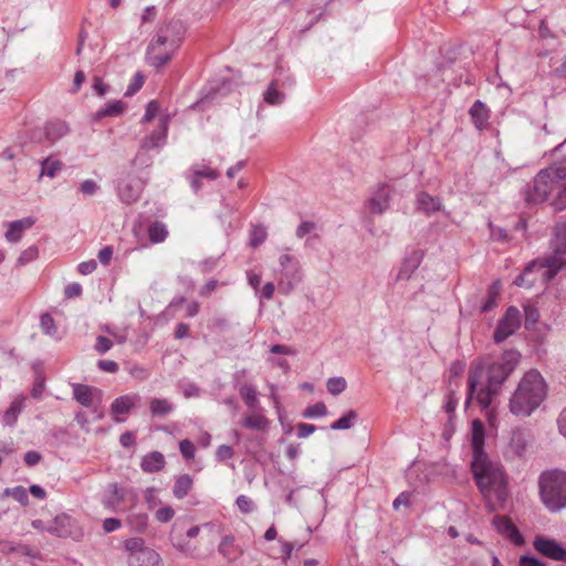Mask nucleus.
I'll return each instance as SVG.
<instances>
[{
	"label": "nucleus",
	"mask_w": 566,
	"mask_h": 566,
	"mask_svg": "<svg viewBox=\"0 0 566 566\" xmlns=\"http://www.w3.org/2000/svg\"><path fill=\"white\" fill-rule=\"evenodd\" d=\"M192 172L195 177L207 178L210 180H216L220 176L218 170L210 168L199 169L197 167H192Z\"/></svg>",
	"instance_id": "obj_53"
},
{
	"label": "nucleus",
	"mask_w": 566,
	"mask_h": 566,
	"mask_svg": "<svg viewBox=\"0 0 566 566\" xmlns=\"http://www.w3.org/2000/svg\"><path fill=\"white\" fill-rule=\"evenodd\" d=\"M98 188V185L92 179H86L80 185V191L85 196H93Z\"/></svg>",
	"instance_id": "obj_56"
},
{
	"label": "nucleus",
	"mask_w": 566,
	"mask_h": 566,
	"mask_svg": "<svg viewBox=\"0 0 566 566\" xmlns=\"http://www.w3.org/2000/svg\"><path fill=\"white\" fill-rule=\"evenodd\" d=\"M168 230L165 223L155 221L148 227V237L153 243H160L166 240Z\"/></svg>",
	"instance_id": "obj_34"
},
{
	"label": "nucleus",
	"mask_w": 566,
	"mask_h": 566,
	"mask_svg": "<svg viewBox=\"0 0 566 566\" xmlns=\"http://www.w3.org/2000/svg\"><path fill=\"white\" fill-rule=\"evenodd\" d=\"M174 52L167 51L165 53L159 54H149L148 64L159 70L165 66L172 57Z\"/></svg>",
	"instance_id": "obj_42"
},
{
	"label": "nucleus",
	"mask_w": 566,
	"mask_h": 566,
	"mask_svg": "<svg viewBox=\"0 0 566 566\" xmlns=\"http://www.w3.org/2000/svg\"><path fill=\"white\" fill-rule=\"evenodd\" d=\"M182 23L178 20L170 21L167 25L159 29L156 36L151 40L147 48V53L154 52L158 46H168L171 52H175L179 46L180 33L182 32Z\"/></svg>",
	"instance_id": "obj_10"
},
{
	"label": "nucleus",
	"mask_w": 566,
	"mask_h": 566,
	"mask_svg": "<svg viewBox=\"0 0 566 566\" xmlns=\"http://www.w3.org/2000/svg\"><path fill=\"white\" fill-rule=\"evenodd\" d=\"M423 258V253L419 250H413L409 253L397 273L396 281L410 280L413 272L419 268Z\"/></svg>",
	"instance_id": "obj_16"
},
{
	"label": "nucleus",
	"mask_w": 566,
	"mask_h": 566,
	"mask_svg": "<svg viewBox=\"0 0 566 566\" xmlns=\"http://www.w3.org/2000/svg\"><path fill=\"white\" fill-rule=\"evenodd\" d=\"M218 552L229 563L234 562L243 553L241 548L234 545V537L232 535L222 536Z\"/></svg>",
	"instance_id": "obj_24"
},
{
	"label": "nucleus",
	"mask_w": 566,
	"mask_h": 566,
	"mask_svg": "<svg viewBox=\"0 0 566 566\" xmlns=\"http://www.w3.org/2000/svg\"><path fill=\"white\" fill-rule=\"evenodd\" d=\"M235 503L242 513H250L253 510V503L247 495H239Z\"/></svg>",
	"instance_id": "obj_58"
},
{
	"label": "nucleus",
	"mask_w": 566,
	"mask_h": 566,
	"mask_svg": "<svg viewBox=\"0 0 566 566\" xmlns=\"http://www.w3.org/2000/svg\"><path fill=\"white\" fill-rule=\"evenodd\" d=\"M166 465L165 457L159 451H153L143 457L140 468L146 473L161 471Z\"/></svg>",
	"instance_id": "obj_22"
},
{
	"label": "nucleus",
	"mask_w": 566,
	"mask_h": 566,
	"mask_svg": "<svg viewBox=\"0 0 566 566\" xmlns=\"http://www.w3.org/2000/svg\"><path fill=\"white\" fill-rule=\"evenodd\" d=\"M548 170L542 169L527 185L525 190V200L527 203H541L548 199V196L554 191L557 192L553 206L556 210L566 209V184L558 185V180H555Z\"/></svg>",
	"instance_id": "obj_4"
},
{
	"label": "nucleus",
	"mask_w": 566,
	"mask_h": 566,
	"mask_svg": "<svg viewBox=\"0 0 566 566\" xmlns=\"http://www.w3.org/2000/svg\"><path fill=\"white\" fill-rule=\"evenodd\" d=\"M24 408V398L21 397L11 402L10 407L3 413V423L9 427H14L19 415Z\"/></svg>",
	"instance_id": "obj_30"
},
{
	"label": "nucleus",
	"mask_w": 566,
	"mask_h": 566,
	"mask_svg": "<svg viewBox=\"0 0 566 566\" xmlns=\"http://www.w3.org/2000/svg\"><path fill=\"white\" fill-rule=\"evenodd\" d=\"M533 545L541 555L557 562H566V548L556 539L536 536Z\"/></svg>",
	"instance_id": "obj_12"
},
{
	"label": "nucleus",
	"mask_w": 566,
	"mask_h": 566,
	"mask_svg": "<svg viewBox=\"0 0 566 566\" xmlns=\"http://www.w3.org/2000/svg\"><path fill=\"white\" fill-rule=\"evenodd\" d=\"M39 250L35 245H31L25 249L17 260L18 265H25L27 263L35 260L38 258Z\"/></svg>",
	"instance_id": "obj_49"
},
{
	"label": "nucleus",
	"mask_w": 566,
	"mask_h": 566,
	"mask_svg": "<svg viewBox=\"0 0 566 566\" xmlns=\"http://www.w3.org/2000/svg\"><path fill=\"white\" fill-rule=\"evenodd\" d=\"M539 495L545 507L558 512L566 507V472L559 469L543 472L538 479Z\"/></svg>",
	"instance_id": "obj_5"
},
{
	"label": "nucleus",
	"mask_w": 566,
	"mask_h": 566,
	"mask_svg": "<svg viewBox=\"0 0 566 566\" xmlns=\"http://www.w3.org/2000/svg\"><path fill=\"white\" fill-rule=\"evenodd\" d=\"M184 533L188 538H195L199 535L200 527L198 525L188 527L187 520L179 518L172 524L169 534V541L178 552L182 553L186 556L195 557L196 547L185 539Z\"/></svg>",
	"instance_id": "obj_9"
},
{
	"label": "nucleus",
	"mask_w": 566,
	"mask_h": 566,
	"mask_svg": "<svg viewBox=\"0 0 566 566\" xmlns=\"http://www.w3.org/2000/svg\"><path fill=\"white\" fill-rule=\"evenodd\" d=\"M43 132L45 139L53 144L67 135L70 128L64 120L55 119L48 122L43 128Z\"/></svg>",
	"instance_id": "obj_21"
},
{
	"label": "nucleus",
	"mask_w": 566,
	"mask_h": 566,
	"mask_svg": "<svg viewBox=\"0 0 566 566\" xmlns=\"http://www.w3.org/2000/svg\"><path fill=\"white\" fill-rule=\"evenodd\" d=\"M40 325L46 335L53 336L56 333V325L54 318L49 313H44L41 315Z\"/></svg>",
	"instance_id": "obj_46"
},
{
	"label": "nucleus",
	"mask_w": 566,
	"mask_h": 566,
	"mask_svg": "<svg viewBox=\"0 0 566 566\" xmlns=\"http://www.w3.org/2000/svg\"><path fill=\"white\" fill-rule=\"evenodd\" d=\"M297 430H298L297 431V437L300 439H304V438H307L313 432H315L316 427L314 424H311V423L301 422L297 426Z\"/></svg>",
	"instance_id": "obj_62"
},
{
	"label": "nucleus",
	"mask_w": 566,
	"mask_h": 566,
	"mask_svg": "<svg viewBox=\"0 0 566 566\" xmlns=\"http://www.w3.org/2000/svg\"><path fill=\"white\" fill-rule=\"evenodd\" d=\"M525 312V327L531 328L538 319V312L533 306H526Z\"/></svg>",
	"instance_id": "obj_55"
},
{
	"label": "nucleus",
	"mask_w": 566,
	"mask_h": 566,
	"mask_svg": "<svg viewBox=\"0 0 566 566\" xmlns=\"http://www.w3.org/2000/svg\"><path fill=\"white\" fill-rule=\"evenodd\" d=\"M113 256V248L111 245H106L102 248L97 254L98 261L103 265H108Z\"/></svg>",
	"instance_id": "obj_61"
},
{
	"label": "nucleus",
	"mask_w": 566,
	"mask_h": 566,
	"mask_svg": "<svg viewBox=\"0 0 566 566\" xmlns=\"http://www.w3.org/2000/svg\"><path fill=\"white\" fill-rule=\"evenodd\" d=\"M126 108V105L122 101H112L104 107L99 108L93 114L92 119L94 122L101 120L104 117H117L120 116Z\"/></svg>",
	"instance_id": "obj_26"
},
{
	"label": "nucleus",
	"mask_w": 566,
	"mask_h": 566,
	"mask_svg": "<svg viewBox=\"0 0 566 566\" xmlns=\"http://www.w3.org/2000/svg\"><path fill=\"white\" fill-rule=\"evenodd\" d=\"M118 196L124 203L136 202L142 193L140 184L137 180L123 179L118 184Z\"/></svg>",
	"instance_id": "obj_18"
},
{
	"label": "nucleus",
	"mask_w": 566,
	"mask_h": 566,
	"mask_svg": "<svg viewBox=\"0 0 566 566\" xmlns=\"http://www.w3.org/2000/svg\"><path fill=\"white\" fill-rule=\"evenodd\" d=\"M21 222L13 221L9 223V228L6 232V239L10 242H18L22 237Z\"/></svg>",
	"instance_id": "obj_48"
},
{
	"label": "nucleus",
	"mask_w": 566,
	"mask_h": 566,
	"mask_svg": "<svg viewBox=\"0 0 566 566\" xmlns=\"http://www.w3.org/2000/svg\"><path fill=\"white\" fill-rule=\"evenodd\" d=\"M144 82L145 76L143 75V73L137 72L130 81L129 85L127 86L125 96H133L134 94H136L143 87Z\"/></svg>",
	"instance_id": "obj_47"
},
{
	"label": "nucleus",
	"mask_w": 566,
	"mask_h": 566,
	"mask_svg": "<svg viewBox=\"0 0 566 566\" xmlns=\"http://www.w3.org/2000/svg\"><path fill=\"white\" fill-rule=\"evenodd\" d=\"M390 190L386 185L380 186L369 199L370 211L381 214L389 208Z\"/></svg>",
	"instance_id": "obj_19"
},
{
	"label": "nucleus",
	"mask_w": 566,
	"mask_h": 566,
	"mask_svg": "<svg viewBox=\"0 0 566 566\" xmlns=\"http://www.w3.org/2000/svg\"><path fill=\"white\" fill-rule=\"evenodd\" d=\"M493 525L497 533L510 539L513 544H524V537L510 517L505 515H496L493 518Z\"/></svg>",
	"instance_id": "obj_14"
},
{
	"label": "nucleus",
	"mask_w": 566,
	"mask_h": 566,
	"mask_svg": "<svg viewBox=\"0 0 566 566\" xmlns=\"http://www.w3.org/2000/svg\"><path fill=\"white\" fill-rule=\"evenodd\" d=\"M125 500V495L122 489L116 483L108 485L106 494L103 500V504L107 509H115Z\"/></svg>",
	"instance_id": "obj_29"
},
{
	"label": "nucleus",
	"mask_w": 566,
	"mask_h": 566,
	"mask_svg": "<svg viewBox=\"0 0 566 566\" xmlns=\"http://www.w3.org/2000/svg\"><path fill=\"white\" fill-rule=\"evenodd\" d=\"M347 387V382L343 377H332L326 382L328 392L333 396L342 394Z\"/></svg>",
	"instance_id": "obj_41"
},
{
	"label": "nucleus",
	"mask_w": 566,
	"mask_h": 566,
	"mask_svg": "<svg viewBox=\"0 0 566 566\" xmlns=\"http://www.w3.org/2000/svg\"><path fill=\"white\" fill-rule=\"evenodd\" d=\"M71 522L72 518L67 514H60L45 530L55 536L67 537L71 534Z\"/></svg>",
	"instance_id": "obj_25"
},
{
	"label": "nucleus",
	"mask_w": 566,
	"mask_h": 566,
	"mask_svg": "<svg viewBox=\"0 0 566 566\" xmlns=\"http://www.w3.org/2000/svg\"><path fill=\"white\" fill-rule=\"evenodd\" d=\"M358 417L355 410H349L346 415L331 424L332 430H346L353 427V421Z\"/></svg>",
	"instance_id": "obj_39"
},
{
	"label": "nucleus",
	"mask_w": 566,
	"mask_h": 566,
	"mask_svg": "<svg viewBox=\"0 0 566 566\" xmlns=\"http://www.w3.org/2000/svg\"><path fill=\"white\" fill-rule=\"evenodd\" d=\"M63 164L60 160H51L45 158L41 161V174L40 176H48L54 178L56 174L62 169Z\"/></svg>",
	"instance_id": "obj_38"
},
{
	"label": "nucleus",
	"mask_w": 566,
	"mask_h": 566,
	"mask_svg": "<svg viewBox=\"0 0 566 566\" xmlns=\"http://www.w3.org/2000/svg\"><path fill=\"white\" fill-rule=\"evenodd\" d=\"M149 409L153 417H165L174 410V405L165 398H154L150 400Z\"/></svg>",
	"instance_id": "obj_32"
},
{
	"label": "nucleus",
	"mask_w": 566,
	"mask_h": 566,
	"mask_svg": "<svg viewBox=\"0 0 566 566\" xmlns=\"http://www.w3.org/2000/svg\"><path fill=\"white\" fill-rule=\"evenodd\" d=\"M484 424L481 420L472 421L471 446L473 458L471 469L480 491L489 496L494 495L495 500L503 505L507 499L506 481L504 472L500 467L489 460L484 451Z\"/></svg>",
	"instance_id": "obj_2"
},
{
	"label": "nucleus",
	"mask_w": 566,
	"mask_h": 566,
	"mask_svg": "<svg viewBox=\"0 0 566 566\" xmlns=\"http://www.w3.org/2000/svg\"><path fill=\"white\" fill-rule=\"evenodd\" d=\"M233 455H234L233 448L228 444L219 446L216 451V458L218 461H221V462L233 458Z\"/></svg>",
	"instance_id": "obj_54"
},
{
	"label": "nucleus",
	"mask_w": 566,
	"mask_h": 566,
	"mask_svg": "<svg viewBox=\"0 0 566 566\" xmlns=\"http://www.w3.org/2000/svg\"><path fill=\"white\" fill-rule=\"evenodd\" d=\"M280 274L277 287L280 293L290 294L303 280L300 262L291 254H282L279 259Z\"/></svg>",
	"instance_id": "obj_7"
},
{
	"label": "nucleus",
	"mask_w": 566,
	"mask_h": 566,
	"mask_svg": "<svg viewBox=\"0 0 566 566\" xmlns=\"http://www.w3.org/2000/svg\"><path fill=\"white\" fill-rule=\"evenodd\" d=\"M240 396L244 403L250 408H255L258 403V392L252 385L244 384L239 388Z\"/></svg>",
	"instance_id": "obj_37"
},
{
	"label": "nucleus",
	"mask_w": 566,
	"mask_h": 566,
	"mask_svg": "<svg viewBox=\"0 0 566 566\" xmlns=\"http://www.w3.org/2000/svg\"><path fill=\"white\" fill-rule=\"evenodd\" d=\"M534 269H538V270L543 271V275L547 274V272H548L546 270L547 268H542L539 262L533 261V262L528 263L525 266L524 271L515 277L514 284L516 286H521V287H531L534 284L535 280L534 279L530 280L528 276L532 274Z\"/></svg>",
	"instance_id": "obj_27"
},
{
	"label": "nucleus",
	"mask_w": 566,
	"mask_h": 566,
	"mask_svg": "<svg viewBox=\"0 0 566 566\" xmlns=\"http://www.w3.org/2000/svg\"><path fill=\"white\" fill-rule=\"evenodd\" d=\"M179 450L186 460H191L195 458L196 447L190 440H188V439L181 440L179 442Z\"/></svg>",
	"instance_id": "obj_50"
},
{
	"label": "nucleus",
	"mask_w": 566,
	"mask_h": 566,
	"mask_svg": "<svg viewBox=\"0 0 566 566\" xmlns=\"http://www.w3.org/2000/svg\"><path fill=\"white\" fill-rule=\"evenodd\" d=\"M168 119L161 118L159 127L154 130L149 136L145 137L142 143V148L146 150L160 148L165 145L167 139Z\"/></svg>",
	"instance_id": "obj_17"
},
{
	"label": "nucleus",
	"mask_w": 566,
	"mask_h": 566,
	"mask_svg": "<svg viewBox=\"0 0 566 566\" xmlns=\"http://www.w3.org/2000/svg\"><path fill=\"white\" fill-rule=\"evenodd\" d=\"M175 511L171 506L166 505L158 509L155 513L156 520L160 523H168L172 520Z\"/></svg>",
	"instance_id": "obj_51"
},
{
	"label": "nucleus",
	"mask_w": 566,
	"mask_h": 566,
	"mask_svg": "<svg viewBox=\"0 0 566 566\" xmlns=\"http://www.w3.org/2000/svg\"><path fill=\"white\" fill-rule=\"evenodd\" d=\"M327 415V408L324 402L319 401L312 406H308L303 411V417L307 419L316 418V417H324Z\"/></svg>",
	"instance_id": "obj_43"
},
{
	"label": "nucleus",
	"mask_w": 566,
	"mask_h": 566,
	"mask_svg": "<svg viewBox=\"0 0 566 566\" xmlns=\"http://www.w3.org/2000/svg\"><path fill=\"white\" fill-rule=\"evenodd\" d=\"M316 224L312 221H303L297 228H296V237L298 239L304 238L306 234L312 232L315 229Z\"/></svg>",
	"instance_id": "obj_60"
},
{
	"label": "nucleus",
	"mask_w": 566,
	"mask_h": 566,
	"mask_svg": "<svg viewBox=\"0 0 566 566\" xmlns=\"http://www.w3.org/2000/svg\"><path fill=\"white\" fill-rule=\"evenodd\" d=\"M545 169L548 170L547 172L549 176H552L555 180H558V185H566V182H563L566 180V157L562 160L555 161Z\"/></svg>",
	"instance_id": "obj_36"
},
{
	"label": "nucleus",
	"mask_w": 566,
	"mask_h": 566,
	"mask_svg": "<svg viewBox=\"0 0 566 566\" xmlns=\"http://www.w3.org/2000/svg\"><path fill=\"white\" fill-rule=\"evenodd\" d=\"M417 208L426 214H431L441 210L442 202L439 197L421 191L417 195Z\"/></svg>",
	"instance_id": "obj_23"
},
{
	"label": "nucleus",
	"mask_w": 566,
	"mask_h": 566,
	"mask_svg": "<svg viewBox=\"0 0 566 566\" xmlns=\"http://www.w3.org/2000/svg\"><path fill=\"white\" fill-rule=\"evenodd\" d=\"M193 484V480L190 474L185 473L179 475L174 484L172 494L176 499H184L188 495Z\"/></svg>",
	"instance_id": "obj_28"
},
{
	"label": "nucleus",
	"mask_w": 566,
	"mask_h": 566,
	"mask_svg": "<svg viewBox=\"0 0 566 566\" xmlns=\"http://www.w3.org/2000/svg\"><path fill=\"white\" fill-rule=\"evenodd\" d=\"M138 394H129L117 397L111 405V415L115 422L120 423L125 419L120 415H128L135 406L140 401Z\"/></svg>",
	"instance_id": "obj_13"
},
{
	"label": "nucleus",
	"mask_w": 566,
	"mask_h": 566,
	"mask_svg": "<svg viewBox=\"0 0 566 566\" xmlns=\"http://www.w3.org/2000/svg\"><path fill=\"white\" fill-rule=\"evenodd\" d=\"M500 289H501L500 281H494L490 285V287L488 290V297L483 302V304L481 305V312L482 313H488V312H490L491 310H493L496 306V300H497L499 294H500Z\"/></svg>",
	"instance_id": "obj_33"
},
{
	"label": "nucleus",
	"mask_w": 566,
	"mask_h": 566,
	"mask_svg": "<svg viewBox=\"0 0 566 566\" xmlns=\"http://www.w3.org/2000/svg\"><path fill=\"white\" fill-rule=\"evenodd\" d=\"M158 111H159L158 103L156 101H150L146 106V112L143 117V122L144 123L150 122L157 115Z\"/></svg>",
	"instance_id": "obj_59"
},
{
	"label": "nucleus",
	"mask_w": 566,
	"mask_h": 566,
	"mask_svg": "<svg viewBox=\"0 0 566 566\" xmlns=\"http://www.w3.org/2000/svg\"><path fill=\"white\" fill-rule=\"evenodd\" d=\"M520 566H545V564L536 557L523 555L520 558Z\"/></svg>",
	"instance_id": "obj_64"
},
{
	"label": "nucleus",
	"mask_w": 566,
	"mask_h": 566,
	"mask_svg": "<svg viewBox=\"0 0 566 566\" xmlns=\"http://www.w3.org/2000/svg\"><path fill=\"white\" fill-rule=\"evenodd\" d=\"M263 99L270 105H280L285 99V94L279 90V81L272 80L263 93Z\"/></svg>",
	"instance_id": "obj_31"
},
{
	"label": "nucleus",
	"mask_w": 566,
	"mask_h": 566,
	"mask_svg": "<svg viewBox=\"0 0 566 566\" xmlns=\"http://www.w3.org/2000/svg\"><path fill=\"white\" fill-rule=\"evenodd\" d=\"M44 389H45V376L41 370H36L33 387L31 389V396L34 399L39 400L42 398Z\"/></svg>",
	"instance_id": "obj_40"
},
{
	"label": "nucleus",
	"mask_w": 566,
	"mask_h": 566,
	"mask_svg": "<svg viewBox=\"0 0 566 566\" xmlns=\"http://www.w3.org/2000/svg\"><path fill=\"white\" fill-rule=\"evenodd\" d=\"M268 424V420L263 416H248L243 420V426L248 429L264 430Z\"/></svg>",
	"instance_id": "obj_45"
},
{
	"label": "nucleus",
	"mask_w": 566,
	"mask_h": 566,
	"mask_svg": "<svg viewBox=\"0 0 566 566\" xmlns=\"http://www.w3.org/2000/svg\"><path fill=\"white\" fill-rule=\"evenodd\" d=\"M92 87L98 96H105L109 91V86L105 84L99 76L93 77Z\"/></svg>",
	"instance_id": "obj_57"
},
{
	"label": "nucleus",
	"mask_w": 566,
	"mask_h": 566,
	"mask_svg": "<svg viewBox=\"0 0 566 566\" xmlns=\"http://www.w3.org/2000/svg\"><path fill=\"white\" fill-rule=\"evenodd\" d=\"M551 249L553 251V255L546 256L543 262H541L542 268H547L548 270H554L555 272L559 270L565 263V254H566V223L558 222L554 227L553 237L551 239Z\"/></svg>",
	"instance_id": "obj_8"
},
{
	"label": "nucleus",
	"mask_w": 566,
	"mask_h": 566,
	"mask_svg": "<svg viewBox=\"0 0 566 566\" xmlns=\"http://www.w3.org/2000/svg\"><path fill=\"white\" fill-rule=\"evenodd\" d=\"M124 548L128 553L129 566H161L160 555L145 545L142 537H130L124 542Z\"/></svg>",
	"instance_id": "obj_6"
},
{
	"label": "nucleus",
	"mask_w": 566,
	"mask_h": 566,
	"mask_svg": "<svg viewBox=\"0 0 566 566\" xmlns=\"http://www.w3.org/2000/svg\"><path fill=\"white\" fill-rule=\"evenodd\" d=\"M471 120L476 129L483 130L488 127L490 109L480 99L475 101L469 109Z\"/></svg>",
	"instance_id": "obj_20"
},
{
	"label": "nucleus",
	"mask_w": 566,
	"mask_h": 566,
	"mask_svg": "<svg viewBox=\"0 0 566 566\" xmlns=\"http://www.w3.org/2000/svg\"><path fill=\"white\" fill-rule=\"evenodd\" d=\"M521 326V313L515 306H510L499 321L493 334L494 343L500 344L513 335Z\"/></svg>",
	"instance_id": "obj_11"
},
{
	"label": "nucleus",
	"mask_w": 566,
	"mask_h": 566,
	"mask_svg": "<svg viewBox=\"0 0 566 566\" xmlns=\"http://www.w3.org/2000/svg\"><path fill=\"white\" fill-rule=\"evenodd\" d=\"M547 396V385L536 369L524 374L510 399V410L517 417H528Z\"/></svg>",
	"instance_id": "obj_3"
},
{
	"label": "nucleus",
	"mask_w": 566,
	"mask_h": 566,
	"mask_svg": "<svg viewBox=\"0 0 566 566\" xmlns=\"http://www.w3.org/2000/svg\"><path fill=\"white\" fill-rule=\"evenodd\" d=\"M266 239V230L262 226H254L250 232V245L258 248Z\"/></svg>",
	"instance_id": "obj_44"
},
{
	"label": "nucleus",
	"mask_w": 566,
	"mask_h": 566,
	"mask_svg": "<svg viewBox=\"0 0 566 566\" xmlns=\"http://www.w3.org/2000/svg\"><path fill=\"white\" fill-rule=\"evenodd\" d=\"M113 347V342L105 336H97L94 349L99 354L107 353Z\"/></svg>",
	"instance_id": "obj_52"
},
{
	"label": "nucleus",
	"mask_w": 566,
	"mask_h": 566,
	"mask_svg": "<svg viewBox=\"0 0 566 566\" xmlns=\"http://www.w3.org/2000/svg\"><path fill=\"white\" fill-rule=\"evenodd\" d=\"M96 268H97V263L95 260L84 261L77 265L78 272L83 275L91 274L92 272H94L96 270Z\"/></svg>",
	"instance_id": "obj_63"
},
{
	"label": "nucleus",
	"mask_w": 566,
	"mask_h": 566,
	"mask_svg": "<svg viewBox=\"0 0 566 566\" xmlns=\"http://www.w3.org/2000/svg\"><path fill=\"white\" fill-rule=\"evenodd\" d=\"M73 399L81 406L90 408L93 406L95 399H102V390L84 384H72Z\"/></svg>",
	"instance_id": "obj_15"
},
{
	"label": "nucleus",
	"mask_w": 566,
	"mask_h": 566,
	"mask_svg": "<svg viewBox=\"0 0 566 566\" xmlns=\"http://www.w3.org/2000/svg\"><path fill=\"white\" fill-rule=\"evenodd\" d=\"M11 496L18 501L21 505L27 506L29 504V495L25 488L18 485L14 488H7L0 495V499Z\"/></svg>",
	"instance_id": "obj_35"
},
{
	"label": "nucleus",
	"mask_w": 566,
	"mask_h": 566,
	"mask_svg": "<svg viewBox=\"0 0 566 566\" xmlns=\"http://www.w3.org/2000/svg\"><path fill=\"white\" fill-rule=\"evenodd\" d=\"M520 360L521 354L515 349H510L497 358L482 357L474 361L468 376L465 406L475 397L481 409H488Z\"/></svg>",
	"instance_id": "obj_1"
}]
</instances>
